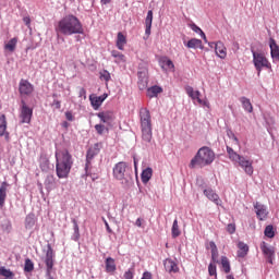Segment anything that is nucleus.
<instances>
[{
  "label": "nucleus",
  "mask_w": 279,
  "mask_h": 279,
  "mask_svg": "<svg viewBox=\"0 0 279 279\" xmlns=\"http://www.w3.org/2000/svg\"><path fill=\"white\" fill-rule=\"evenodd\" d=\"M238 247H239V251H238L239 258H245L247 256V252H250V246H247L245 242H239Z\"/></svg>",
  "instance_id": "nucleus-30"
},
{
  "label": "nucleus",
  "mask_w": 279,
  "mask_h": 279,
  "mask_svg": "<svg viewBox=\"0 0 279 279\" xmlns=\"http://www.w3.org/2000/svg\"><path fill=\"white\" fill-rule=\"evenodd\" d=\"M215 53L218 58H220V60H226V58H228V49L221 40L216 41Z\"/></svg>",
  "instance_id": "nucleus-17"
},
{
  "label": "nucleus",
  "mask_w": 279,
  "mask_h": 279,
  "mask_svg": "<svg viewBox=\"0 0 279 279\" xmlns=\"http://www.w3.org/2000/svg\"><path fill=\"white\" fill-rule=\"evenodd\" d=\"M187 49H202L204 50V45H202V40L197 38H192L186 44Z\"/></svg>",
  "instance_id": "nucleus-27"
},
{
  "label": "nucleus",
  "mask_w": 279,
  "mask_h": 279,
  "mask_svg": "<svg viewBox=\"0 0 279 279\" xmlns=\"http://www.w3.org/2000/svg\"><path fill=\"white\" fill-rule=\"evenodd\" d=\"M36 226V218L34 217V214H28L25 218V228L26 230H32Z\"/></svg>",
  "instance_id": "nucleus-34"
},
{
  "label": "nucleus",
  "mask_w": 279,
  "mask_h": 279,
  "mask_svg": "<svg viewBox=\"0 0 279 279\" xmlns=\"http://www.w3.org/2000/svg\"><path fill=\"white\" fill-rule=\"evenodd\" d=\"M159 64L161 69L167 70V69H175V65L173 64V61H171L169 58L163 57L159 60Z\"/></svg>",
  "instance_id": "nucleus-33"
},
{
  "label": "nucleus",
  "mask_w": 279,
  "mask_h": 279,
  "mask_svg": "<svg viewBox=\"0 0 279 279\" xmlns=\"http://www.w3.org/2000/svg\"><path fill=\"white\" fill-rule=\"evenodd\" d=\"M208 274H209V276H214L215 279H217V264L210 263L208 265Z\"/></svg>",
  "instance_id": "nucleus-45"
},
{
  "label": "nucleus",
  "mask_w": 279,
  "mask_h": 279,
  "mask_svg": "<svg viewBox=\"0 0 279 279\" xmlns=\"http://www.w3.org/2000/svg\"><path fill=\"white\" fill-rule=\"evenodd\" d=\"M190 27H191L192 32H195V34H202V32H204V31H202V28H199V26H197L195 23H192V24L190 25Z\"/></svg>",
  "instance_id": "nucleus-51"
},
{
  "label": "nucleus",
  "mask_w": 279,
  "mask_h": 279,
  "mask_svg": "<svg viewBox=\"0 0 279 279\" xmlns=\"http://www.w3.org/2000/svg\"><path fill=\"white\" fill-rule=\"evenodd\" d=\"M98 119H100L101 123H107L110 125L112 121H114V113L112 111H102L97 113Z\"/></svg>",
  "instance_id": "nucleus-20"
},
{
  "label": "nucleus",
  "mask_w": 279,
  "mask_h": 279,
  "mask_svg": "<svg viewBox=\"0 0 279 279\" xmlns=\"http://www.w3.org/2000/svg\"><path fill=\"white\" fill-rule=\"evenodd\" d=\"M102 221L106 226L107 232H109V234L112 233V229H110V225L108 223V220H106V218H102Z\"/></svg>",
  "instance_id": "nucleus-59"
},
{
  "label": "nucleus",
  "mask_w": 279,
  "mask_h": 279,
  "mask_svg": "<svg viewBox=\"0 0 279 279\" xmlns=\"http://www.w3.org/2000/svg\"><path fill=\"white\" fill-rule=\"evenodd\" d=\"M203 193L207 197V199L216 204V206H223V201H221L219 194H217V192H215V190H213L211 187L205 189Z\"/></svg>",
  "instance_id": "nucleus-12"
},
{
  "label": "nucleus",
  "mask_w": 279,
  "mask_h": 279,
  "mask_svg": "<svg viewBox=\"0 0 279 279\" xmlns=\"http://www.w3.org/2000/svg\"><path fill=\"white\" fill-rule=\"evenodd\" d=\"M154 175V170L151 168H146L142 171L141 178L143 184H147L151 180V177Z\"/></svg>",
  "instance_id": "nucleus-28"
},
{
  "label": "nucleus",
  "mask_w": 279,
  "mask_h": 279,
  "mask_svg": "<svg viewBox=\"0 0 279 279\" xmlns=\"http://www.w3.org/2000/svg\"><path fill=\"white\" fill-rule=\"evenodd\" d=\"M266 120V128H267V132H269V134H271V128H274V124L276 123V121L274 120V118L267 116L265 118Z\"/></svg>",
  "instance_id": "nucleus-43"
},
{
  "label": "nucleus",
  "mask_w": 279,
  "mask_h": 279,
  "mask_svg": "<svg viewBox=\"0 0 279 279\" xmlns=\"http://www.w3.org/2000/svg\"><path fill=\"white\" fill-rule=\"evenodd\" d=\"M140 123L142 130V141L146 147H149V145H151L154 134L151 128V113L147 108H142L140 110Z\"/></svg>",
  "instance_id": "nucleus-5"
},
{
  "label": "nucleus",
  "mask_w": 279,
  "mask_h": 279,
  "mask_svg": "<svg viewBox=\"0 0 279 279\" xmlns=\"http://www.w3.org/2000/svg\"><path fill=\"white\" fill-rule=\"evenodd\" d=\"M227 232H229V234H234L236 232V225L229 223L227 226Z\"/></svg>",
  "instance_id": "nucleus-50"
},
{
  "label": "nucleus",
  "mask_w": 279,
  "mask_h": 279,
  "mask_svg": "<svg viewBox=\"0 0 279 279\" xmlns=\"http://www.w3.org/2000/svg\"><path fill=\"white\" fill-rule=\"evenodd\" d=\"M227 154L229 158L232 160V162H238L239 167H241L246 175H253L254 174V167L253 161L250 159H246L245 157L239 155L234 149L230 146H227Z\"/></svg>",
  "instance_id": "nucleus-6"
},
{
  "label": "nucleus",
  "mask_w": 279,
  "mask_h": 279,
  "mask_svg": "<svg viewBox=\"0 0 279 279\" xmlns=\"http://www.w3.org/2000/svg\"><path fill=\"white\" fill-rule=\"evenodd\" d=\"M56 158V173L59 180H65L73 169V155L69 149H58L54 153Z\"/></svg>",
  "instance_id": "nucleus-2"
},
{
  "label": "nucleus",
  "mask_w": 279,
  "mask_h": 279,
  "mask_svg": "<svg viewBox=\"0 0 279 279\" xmlns=\"http://www.w3.org/2000/svg\"><path fill=\"white\" fill-rule=\"evenodd\" d=\"M135 226H137V228H143V219L137 218L135 221Z\"/></svg>",
  "instance_id": "nucleus-64"
},
{
  "label": "nucleus",
  "mask_w": 279,
  "mask_h": 279,
  "mask_svg": "<svg viewBox=\"0 0 279 279\" xmlns=\"http://www.w3.org/2000/svg\"><path fill=\"white\" fill-rule=\"evenodd\" d=\"M260 250L267 263H269L270 265H274V259L276 258V248L269 245L267 242H262Z\"/></svg>",
  "instance_id": "nucleus-10"
},
{
  "label": "nucleus",
  "mask_w": 279,
  "mask_h": 279,
  "mask_svg": "<svg viewBox=\"0 0 279 279\" xmlns=\"http://www.w3.org/2000/svg\"><path fill=\"white\" fill-rule=\"evenodd\" d=\"M134 171L132 166L125 161H120L113 167V178L122 184V186L128 187L134 184Z\"/></svg>",
  "instance_id": "nucleus-4"
},
{
  "label": "nucleus",
  "mask_w": 279,
  "mask_h": 279,
  "mask_svg": "<svg viewBox=\"0 0 279 279\" xmlns=\"http://www.w3.org/2000/svg\"><path fill=\"white\" fill-rule=\"evenodd\" d=\"M78 97H82L83 99H86V88H84V87L80 88Z\"/></svg>",
  "instance_id": "nucleus-57"
},
{
  "label": "nucleus",
  "mask_w": 279,
  "mask_h": 279,
  "mask_svg": "<svg viewBox=\"0 0 279 279\" xmlns=\"http://www.w3.org/2000/svg\"><path fill=\"white\" fill-rule=\"evenodd\" d=\"M163 267L168 274H178L180 271V267H178V263L171 258H167L163 260Z\"/></svg>",
  "instance_id": "nucleus-16"
},
{
  "label": "nucleus",
  "mask_w": 279,
  "mask_h": 279,
  "mask_svg": "<svg viewBox=\"0 0 279 279\" xmlns=\"http://www.w3.org/2000/svg\"><path fill=\"white\" fill-rule=\"evenodd\" d=\"M65 119L68 121H75V117L73 116V112L72 111H66L65 112Z\"/></svg>",
  "instance_id": "nucleus-54"
},
{
  "label": "nucleus",
  "mask_w": 279,
  "mask_h": 279,
  "mask_svg": "<svg viewBox=\"0 0 279 279\" xmlns=\"http://www.w3.org/2000/svg\"><path fill=\"white\" fill-rule=\"evenodd\" d=\"M53 258H56V253L53 252V247H51V244H47L46 255L44 257L46 269H53V263H54Z\"/></svg>",
  "instance_id": "nucleus-13"
},
{
  "label": "nucleus",
  "mask_w": 279,
  "mask_h": 279,
  "mask_svg": "<svg viewBox=\"0 0 279 279\" xmlns=\"http://www.w3.org/2000/svg\"><path fill=\"white\" fill-rule=\"evenodd\" d=\"M133 162H134L135 173H138V159L136 157H133Z\"/></svg>",
  "instance_id": "nucleus-60"
},
{
  "label": "nucleus",
  "mask_w": 279,
  "mask_h": 279,
  "mask_svg": "<svg viewBox=\"0 0 279 279\" xmlns=\"http://www.w3.org/2000/svg\"><path fill=\"white\" fill-rule=\"evenodd\" d=\"M72 223H73V230L74 233L72 235V241H80V225H77V220L72 219Z\"/></svg>",
  "instance_id": "nucleus-37"
},
{
  "label": "nucleus",
  "mask_w": 279,
  "mask_h": 279,
  "mask_svg": "<svg viewBox=\"0 0 279 279\" xmlns=\"http://www.w3.org/2000/svg\"><path fill=\"white\" fill-rule=\"evenodd\" d=\"M8 197V182H2L0 186V208L5 206V198Z\"/></svg>",
  "instance_id": "nucleus-24"
},
{
  "label": "nucleus",
  "mask_w": 279,
  "mask_h": 279,
  "mask_svg": "<svg viewBox=\"0 0 279 279\" xmlns=\"http://www.w3.org/2000/svg\"><path fill=\"white\" fill-rule=\"evenodd\" d=\"M52 106H54V108H56L57 110H60V108H62V102H61L60 100H58V99H54V100L52 101Z\"/></svg>",
  "instance_id": "nucleus-56"
},
{
  "label": "nucleus",
  "mask_w": 279,
  "mask_h": 279,
  "mask_svg": "<svg viewBox=\"0 0 279 279\" xmlns=\"http://www.w3.org/2000/svg\"><path fill=\"white\" fill-rule=\"evenodd\" d=\"M56 32L61 36H73L75 34H84V26L77 16L70 14L57 23Z\"/></svg>",
  "instance_id": "nucleus-1"
},
{
  "label": "nucleus",
  "mask_w": 279,
  "mask_h": 279,
  "mask_svg": "<svg viewBox=\"0 0 279 279\" xmlns=\"http://www.w3.org/2000/svg\"><path fill=\"white\" fill-rule=\"evenodd\" d=\"M254 208H255L257 219H259V221H265V219L269 215V210H267V206L256 202L254 204Z\"/></svg>",
  "instance_id": "nucleus-14"
},
{
  "label": "nucleus",
  "mask_w": 279,
  "mask_h": 279,
  "mask_svg": "<svg viewBox=\"0 0 279 279\" xmlns=\"http://www.w3.org/2000/svg\"><path fill=\"white\" fill-rule=\"evenodd\" d=\"M213 162H215V151L208 146H203L191 159L189 167L190 169H196V167L204 169V167H208Z\"/></svg>",
  "instance_id": "nucleus-3"
},
{
  "label": "nucleus",
  "mask_w": 279,
  "mask_h": 279,
  "mask_svg": "<svg viewBox=\"0 0 279 279\" xmlns=\"http://www.w3.org/2000/svg\"><path fill=\"white\" fill-rule=\"evenodd\" d=\"M194 93L195 92H194L193 87H191V86L186 87V94L189 95V97H191V95H193Z\"/></svg>",
  "instance_id": "nucleus-63"
},
{
  "label": "nucleus",
  "mask_w": 279,
  "mask_h": 279,
  "mask_svg": "<svg viewBox=\"0 0 279 279\" xmlns=\"http://www.w3.org/2000/svg\"><path fill=\"white\" fill-rule=\"evenodd\" d=\"M228 136L229 138H232V141H234L235 145H239V137H236V135H234L232 131L228 133Z\"/></svg>",
  "instance_id": "nucleus-53"
},
{
  "label": "nucleus",
  "mask_w": 279,
  "mask_h": 279,
  "mask_svg": "<svg viewBox=\"0 0 279 279\" xmlns=\"http://www.w3.org/2000/svg\"><path fill=\"white\" fill-rule=\"evenodd\" d=\"M44 186L48 193H51L56 189V177L53 174H48L45 179Z\"/></svg>",
  "instance_id": "nucleus-23"
},
{
  "label": "nucleus",
  "mask_w": 279,
  "mask_h": 279,
  "mask_svg": "<svg viewBox=\"0 0 279 279\" xmlns=\"http://www.w3.org/2000/svg\"><path fill=\"white\" fill-rule=\"evenodd\" d=\"M34 93V85L27 80H21L20 82V94L21 95H32Z\"/></svg>",
  "instance_id": "nucleus-18"
},
{
  "label": "nucleus",
  "mask_w": 279,
  "mask_h": 279,
  "mask_svg": "<svg viewBox=\"0 0 279 279\" xmlns=\"http://www.w3.org/2000/svg\"><path fill=\"white\" fill-rule=\"evenodd\" d=\"M124 279H134V270L129 269L124 272Z\"/></svg>",
  "instance_id": "nucleus-52"
},
{
  "label": "nucleus",
  "mask_w": 279,
  "mask_h": 279,
  "mask_svg": "<svg viewBox=\"0 0 279 279\" xmlns=\"http://www.w3.org/2000/svg\"><path fill=\"white\" fill-rule=\"evenodd\" d=\"M172 239H178L182 231L180 230V225H178V218L173 220L172 228H171Z\"/></svg>",
  "instance_id": "nucleus-35"
},
{
  "label": "nucleus",
  "mask_w": 279,
  "mask_h": 279,
  "mask_svg": "<svg viewBox=\"0 0 279 279\" xmlns=\"http://www.w3.org/2000/svg\"><path fill=\"white\" fill-rule=\"evenodd\" d=\"M1 229L5 234H10L12 232V222L10 220H4Z\"/></svg>",
  "instance_id": "nucleus-40"
},
{
  "label": "nucleus",
  "mask_w": 279,
  "mask_h": 279,
  "mask_svg": "<svg viewBox=\"0 0 279 279\" xmlns=\"http://www.w3.org/2000/svg\"><path fill=\"white\" fill-rule=\"evenodd\" d=\"M141 279H151V272L145 271Z\"/></svg>",
  "instance_id": "nucleus-62"
},
{
  "label": "nucleus",
  "mask_w": 279,
  "mask_h": 279,
  "mask_svg": "<svg viewBox=\"0 0 279 279\" xmlns=\"http://www.w3.org/2000/svg\"><path fill=\"white\" fill-rule=\"evenodd\" d=\"M111 56H112V58H118V60L120 62H123V60H125V56H123V53H121V52H119L117 50H112L111 51Z\"/></svg>",
  "instance_id": "nucleus-46"
},
{
  "label": "nucleus",
  "mask_w": 279,
  "mask_h": 279,
  "mask_svg": "<svg viewBox=\"0 0 279 279\" xmlns=\"http://www.w3.org/2000/svg\"><path fill=\"white\" fill-rule=\"evenodd\" d=\"M104 148V144L101 142L94 144L86 153V163H85V173L88 175V169L95 158V156H99V153Z\"/></svg>",
  "instance_id": "nucleus-8"
},
{
  "label": "nucleus",
  "mask_w": 279,
  "mask_h": 279,
  "mask_svg": "<svg viewBox=\"0 0 279 279\" xmlns=\"http://www.w3.org/2000/svg\"><path fill=\"white\" fill-rule=\"evenodd\" d=\"M160 93H162V87H160L158 85L147 88V97H149L150 99H154V97H158V95H160Z\"/></svg>",
  "instance_id": "nucleus-29"
},
{
  "label": "nucleus",
  "mask_w": 279,
  "mask_h": 279,
  "mask_svg": "<svg viewBox=\"0 0 279 279\" xmlns=\"http://www.w3.org/2000/svg\"><path fill=\"white\" fill-rule=\"evenodd\" d=\"M23 23L26 25V27H29L32 25V19H29V15L23 17Z\"/></svg>",
  "instance_id": "nucleus-55"
},
{
  "label": "nucleus",
  "mask_w": 279,
  "mask_h": 279,
  "mask_svg": "<svg viewBox=\"0 0 279 279\" xmlns=\"http://www.w3.org/2000/svg\"><path fill=\"white\" fill-rule=\"evenodd\" d=\"M4 137L7 143H10V132H8V120L5 114L0 116V138Z\"/></svg>",
  "instance_id": "nucleus-15"
},
{
  "label": "nucleus",
  "mask_w": 279,
  "mask_h": 279,
  "mask_svg": "<svg viewBox=\"0 0 279 279\" xmlns=\"http://www.w3.org/2000/svg\"><path fill=\"white\" fill-rule=\"evenodd\" d=\"M219 251H213L211 252V263L213 264H219Z\"/></svg>",
  "instance_id": "nucleus-49"
},
{
  "label": "nucleus",
  "mask_w": 279,
  "mask_h": 279,
  "mask_svg": "<svg viewBox=\"0 0 279 279\" xmlns=\"http://www.w3.org/2000/svg\"><path fill=\"white\" fill-rule=\"evenodd\" d=\"M253 53V64L257 71V75H260L263 69H271L269 59L265 57L263 52H256L254 49L251 50Z\"/></svg>",
  "instance_id": "nucleus-7"
},
{
  "label": "nucleus",
  "mask_w": 279,
  "mask_h": 279,
  "mask_svg": "<svg viewBox=\"0 0 279 279\" xmlns=\"http://www.w3.org/2000/svg\"><path fill=\"white\" fill-rule=\"evenodd\" d=\"M32 117H34V109L29 108L25 100H22L20 107L21 123H32Z\"/></svg>",
  "instance_id": "nucleus-9"
},
{
  "label": "nucleus",
  "mask_w": 279,
  "mask_h": 279,
  "mask_svg": "<svg viewBox=\"0 0 279 279\" xmlns=\"http://www.w3.org/2000/svg\"><path fill=\"white\" fill-rule=\"evenodd\" d=\"M220 264L222 267V271H225V274H230L231 271L230 259H228L226 256H222Z\"/></svg>",
  "instance_id": "nucleus-36"
},
{
  "label": "nucleus",
  "mask_w": 279,
  "mask_h": 279,
  "mask_svg": "<svg viewBox=\"0 0 279 279\" xmlns=\"http://www.w3.org/2000/svg\"><path fill=\"white\" fill-rule=\"evenodd\" d=\"M125 45H128V39L125 38V35H123V33H118V37H117V48L120 51H123V47H125Z\"/></svg>",
  "instance_id": "nucleus-31"
},
{
  "label": "nucleus",
  "mask_w": 279,
  "mask_h": 279,
  "mask_svg": "<svg viewBox=\"0 0 279 279\" xmlns=\"http://www.w3.org/2000/svg\"><path fill=\"white\" fill-rule=\"evenodd\" d=\"M39 167L41 171H49V159L46 156H40Z\"/></svg>",
  "instance_id": "nucleus-38"
},
{
  "label": "nucleus",
  "mask_w": 279,
  "mask_h": 279,
  "mask_svg": "<svg viewBox=\"0 0 279 279\" xmlns=\"http://www.w3.org/2000/svg\"><path fill=\"white\" fill-rule=\"evenodd\" d=\"M51 271H53V268H46V278L47 279H53V276H51Z\"/></svg>",
  "instance_id": "nucleus-58"
},
{
  "label": "nucleus",
  "mask_w": 279,
  "mask_h": 279,
  "mask_svg": "<svg viewBox=\"0 0 279 279\" xmlns=\"http://www.w3.org/2000/svg\"><path fill=\"white\" fill-rule=\"evenodd\" d=\"M24 271L26 272L34 271V262H32V259L29 258L25 259Z\"/></svg>",
  "instance_id": "nucleus-42"
},
{
  "label": "nucleus",
  "mask_w": 279,
  "mask_h": 279,
  "mask_svg": "<svg viewBox=\"0 0 279 279\" xmlns=\"http://www.w3.org/2000/svg\"><path fill=\"white\" fill-rule=\"evenodd\" d=\"M19 43V38L14 37L8 41V44L4 45V49L7 51H10V53H14L16 51V45Z\"/></svg>",
  "instance_id": "nucleus-32"
},
{
  "label": "nucleus",
  "mask_w": 279,
  "mask_h": 279,
  "mask_svg": "<svg viewBox=\"0 0 279 279\" xmlns=\"http://www.w3.org/2000/svg\"><path fill=\"white\" fill-rule=\"evenodd\" d=\"M0 276H3V278H5V279H13L14 272H12V270L1 266L0 267Z\"/></svg>",
  "instance_id": "nucleus-39"
},
{
  "label": "nucleus",
  "mask_w": 279,
  "mask_h": 279,
  "mask_svg": "<svg viewBox=\"0 0 279 279\" xmlns=\"http://www.w3.org/2000/svg\"><path fill=\"white\" fill-rule=\"evenodd\" d=\"M95 130H96L97 134H99V136H101L104 134V132H106V130H108V129H106V125H104V124H96Z\"/></svg>",
  "instance_id": "nucleus-47"
},
{
  "label": "nucleus",
  "mask_w": 279,
  "mask_h": 279,
  "mask_svg": "<svg viewBox=\"0 0 279 279\" xmlns=\"http://www.w3.org/2000/svg\"><path fill=\"white\" fill-rule=\"evenodd\" d=\"M147 75H148L147 66H140V70L137 72V77H138L137 86L140 90H145V88H147V84L149 82V78Z\"/></svg>",
  "instance_id": "nucleus-11"
},
{
  "label": "nucleus",
  "mask_w": 279,
  "mask_h": 279,
  "mask_svg": "<svg viewBox=\"0 0 279 279\" xmlns=\"http://www.w3.org/2000/svg\"><path fill=\"white\" fill-rule=\"evenodd\" d=\"M269 48L272 62H279V46L274 39H270Z\"/></svg>",
  "instance_id": "nucleus-21"
},
{
  "label": "nucleus",
  "mask_w": 279,
  "mask_h": 279,
  "mask_svg": "<svg viewBox=\"0 0 279 279\" xmlns=\"http://www.w3.org/2000/svg\"><path fill=\"white\" fill-rule=\"evenodd\" d=\"M105 267L107 274H114V271H117V264L114 263V258L107 257L105 260Z\"/></svg>",
  "instance_id": "nucleus-26"
},
{
  "label": "nucleus",
  "mask_w": 279,
  "mask_h": 279,
  "mask_svg": "<svg viewBox=\"0 0 279 279\" xmlns=\"http://www.w3.org/2000/svg\"><path fill=\"white\" fill-rule=\"evenodd\" d=\"M240 102L242 104V108L245 112H254V106H252V101L250 100V98L242 96L240 97Z\"/></svg>",
  "instance_id": "nucleus-25"
},
{
  "label": "nucleus",
  "mask_w": 279,
  "mask_h": 279,
  "mask_svg": "<svg viewBox=\"0 0 279 279\" xmlns=\"http://www.w3.org/2000/svg\"><path fill=\"white\" fill-rule=\"evenodd\" d=\"M106 99H108V94H102L101 96H89V101L94 110H98Z\"/></svg>",
  "instance_id": "nucleus-19"
},
{
  "label": "nucleus",
  "mask_w": 279,
  "mask_h": 279,
  "mask_svg": "<svg viewBox=\"0 0 279 279\" xmlns=\"http://www.w3.org/2000/svg\"><path fill=\"white\" fill-rule=\"evenodd\" d=\"M209 248L211 250V252H217V244H215V242H209Z\"/></svg>",
  "instance_id": "nucleus-61"
},
{
  "label": "nucleus",
  "mask_w": 279,
  "mask_h": 279,
  "mask_svg": "<svg viewBox=\"0 0 279 279\" xmlns=\"http://www.w3.org/2000/svg\"><path fill=\"white\" fill-rule=\"evenodd\" d=\"M264 234L268 239H274V236H276V232H274V226L268 225L264 230Z\"/></svg>",
  "instance_id": "nucleus-41"
},
{
  "label": "nucleus",
  "mask_w": 279,
  "mask_h": 279,
  "mask_svg": "<svg viewBox=\"0 0 279 279\" xmlns=\"http://www.w3.org/2000/svg\"><path fill=\"white\" fill-rule=\"evenodd\" d=\"M201 95H202V93H199V90H196L190 97H191V99H193V101H195V99H196V101L198 104H202V98H199Z\"/></svg>",
  "instance_id": "nucleus-48"
},
{
  "label": "nucleus",
  "mask_w": 279,
  "mask_h": 279,
  "mask_svg": "<svg viewBox=\"0 0 279 279\" xmlns=\"http://www.w3.org/2000/svg\"><path fill=\"white\" fill-rule=\"evenodd\" d=\"M154 23V11L149 10L145 19V34L146 36L151 35V24Z\"/></svg>",
  "instance_id": "nucleus-22"
},
{
  "label": "nucleus",
  "mask_w": 279,
  "mask_h": 279,
  "mask_svg": "<svg viewBox=\"0 0 279 279\" xmlns=\"http://www.w3.org/2000/svg\"><path fill=\"white\" fill-rule=\"evenodd\" d=\"M99 77L101 81L104 82H110L111 76H110V72H108V70H102L99 72Z\"/></svg>",
  "instance_id": "nucleus-44"
}]
</instances>
